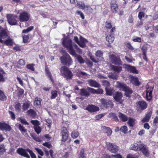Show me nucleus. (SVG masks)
Returning <instances> with one entry per match:
<instances>
[{
	"mask_svg": "<svg viewBox=\"0 0 158 158\" xmlns=\"http://www.w3.org/2000/svg\"><path fill=\"white\" fill-rule=\"evenodd\" d=\"M62 44L68 50L69 52L74 56L80 64H83L85 62V60L81 56L77 54L73 48L72 40L70 39H62Z\"/></svg>",
	"mask_w": 158,
	"mask_h": 158,
	"instance_id": "1",
	"label": "nucleus"
},
{
	"mask_svg": "<svg viewBox=\"0 0 158 158\" xmlns=\"http://www.w3.org/2000/svg\"><path fill=\"white\" fill-rule=\"evenodd\" d=\"M17 152L21 156L27 158H30V156L27 153L28 152L30 154L31 158H36V155L32 151L28 148L25 149L19 148L17 149Z\"/></svg>",
	"mask_w": 158,
	"mask_h": 158,
	"instance_id": "2",
	"label": "nucleus"
},
{
	"mask_svg": "<svg viewBox=\"0 0 158 158\" xmlns=\"http://www.w3.org/2000/svg\"><path fill=\"white\" fill-rule=\"evenodd\" d=\"M116 86L120 90L124 91L125 92V95L127 97H130V95L132 93V89L124 83L118 81L117 82Z\"/></svg>",
	"mask_w": 158,
	"mask_h": 158,
	"instance_id": "3",
	"label": "nucleus"
},
{
	"mask_svg": "<svg viewBox=\"0 0 158 158\" xmlns=\"http://www.w3.org/2000/svg\"><path fill=\"white\" fill-rule=\"evenodd\" d=\"M60 71L62 76L67 79H70L72 78L73 74L72 72L66 66H63L60 69Z\"/></svg>",
	"mask_w": 158,
	"mask_h": 158,
	"instance_id": "4",
	"label": "nucleus"
},
{
	"mask_svg": "<svg viewBox=\"0 0 158 158\" xmlns=\"http://www.w3.org/2000/svg\"><path fill=\"white\" fill-rule=\"evenodd\" d=\"M61 63L63 64L69 66L73 63L72 60L69 55L66 56H62L60 57Z\"/></svg>",
	"mask_w": 158,
	"mask_h": 158,
	"instance_id": "5",
	"label": "nucleus"
},
{
	"mask_svg": "<svg viewBox=\"0 0 158 158\" xmlns=\"http://www.w3.org/2000/svg\"><path fill=\"white\" fill-rule=\"evenodd\" d=\"M74 40L80 47L83 48L85 47V43L87 42L86 39L81 36H80V40L77 36H74Z\"/></svg>",
	"mask_w": 158,
	"mask_h": 158,
	"instance_id": "6",
	"label": "nucleus"
},
{
	"mask_svg": "<svg viewBox=\"0 0 158 158\" xmlns=\"http://www.w3.org/2000/svg\"><path fill=\"white\" fill-rule=\"evenodd\" d=\"M7 17L8 22L10 25H14L17 23L16 19L17 18V16L16 15L9 14L7 15Z\"/></svg>",
	"mask_w": 158,
	"mask_h": 158,
	"instance_id": "7",
	"label": "nucleus"
},
{
	"mask_svg": "<svg viewBox=\"0 0 158 158\" xmlns=\"http://www.w3.org/2000/svg\"><path fill=\"white\" fill-rule=\"evenodd\" d=\"M100 102L102 106L106 108L109 107L112 108L113 107V104L110 100H106L104 98H102L100 100Z\"/></svg>",
	"mask_w": 158,
	"mask_h": 158,
	"instance_id": "8",
	"label": "nucleus"
},
{
	"mask_svg": "<svg viewBox=\"0 0 158 158\" xmlns=\"http://www.w3.org/2000/svg\"><path fill=\"white\" fill-rule=\"evenodd\" d=\"M146 98L148 101H150L152 98V93L153 87L150 86L148 85L146 86Z\"/></svg>",
	"mask_w": 158,
	"mask_h": 158,
	"instance_id": "9",
	"label": "nucleus"
},
{
	"mask_svg": "<svg viewBox=\"0 0 158 158\" xmlns=\"http://www.w3.org/2000/svg\"><path fill=\"white\" fill-rule=\"evenodd\" d=\"M61 133L62 136V140L64 142L66 141L67 139L68 134V130L64 125L61 128Z\"/></svg>",
	"mask_w": 158,
	"mask_h": 158,
	"instance_id": "10",
	"label": "nucleus"
},
{
	"mask_svg": "<svg viewBox=\"0 0 158 158\" xmlns=\"http://www.w3.org/2000/svg\"><path fill=\"white\" fill-rule=\"evenodd\" d=\"M30 15L26 12H24L20 14L19 19L20 22H25L28 21Z\"/></svg>",
	"mask_w": 158,
	"mask_h": 158,
	"instance_id": "11",
	"label": "nucleus"
},
{
	"mask_svg": "<svg viewBox=\"0 0 158 158\" xmlns=\"http://www.w3.org/2000/svg\"><path fill=\"white\" fill-rule=\"evenodd\" d=\"M110 59L112 63L115 64H122V61L119 57L116 56L114 55H110Z\"/></svg>",
	"mask_w": 158,
	"mask_h": 158,
	"instance_id": "12",
	"label": "nucleus"
},
{
	"mask_svg": "<svg viewBox=\"0 0 158 158\" xmlns=\"http://www.w3.org/2000/svg\"><path fill=\"white\" fill-rule=\"evenodd\" d=\"M122 97L123 95L122 93L119 92H116L113 95V97L115 101L120 103H121L123 102L122 100Z\"/></svg>",
	"mask_w": 158,
	"mask_h": 158,
	"instance_id": "13",
	"label": "nucleus"
},
{
	"mask_svg": "<svg viewBox=\"0 0 158 158\" xmlns=\"http://www.w3.org/2000/svg\"><path fill=\"white\" fill-rule=\"evenodd\" d=\"M110 8L112 12L114 13H116L118 8L116 1L115 0H111L110 2Z\"/></svg>",
	"mask_w": 158,
	"mask_h": 158,
	"instance_id": "14",
	"label": "nucleus"
},
{
	"mask_svg": "<svg viewBox=\"0 0 158 158\" xmlns=\"http://www.w3.org/2000/svg\"><path fill=\"white\" fill-rule=\"evenodd\" d=\"M108 149L112 152H115L117 151V146L110 143H106Z\"/></svg>",
	"mask_w": 158,
	"mask_h": 158,
	"instance_id": "15",
	"label": "nucleus"
},
{
	"mask_svg": "<svg viewBox=\"0 0 158 158\" xmlns=\"http://www.w3.org/2000/svg\"><path fill=\"white\" fill-rule=\"evenodd\" d=\"M85 110L90 112H94L99 110V108L94 105H89L86 108Z\"/></svg>",
	"mask_w": 158,
	"mask_h": 158,
	"instance_id": "16",
	"label": "nucleus"
},
{
	"mask_svg": "<svg viewBox=\"0 0 158 158\" xmlns=\"http://www.w3.org/2000/svg\"><path fill=\"white\" fill-rule=\"evenodd\" d=\"M147 105V103L144 101H140L137 103V107L139 110L145 109Z\"/></svg>",
	"mask_w": 158,
	"mask_h": 158,
	"instance_id": "17",
	"label": "nucleus"
},
{
	"mask_svg": "<svg viewBox=\"0 0 158 158\" xmlns=\"http://www.w3.org/2000/svg\"><path fill=\"white\" fill-rule=\"evenodd\" d=\"M87 89L89 92L93 94H102L103 93V90L101 88H98V89H95L93 88L88 87Z\"/></svg>",
	"mask_w": 158,
	"mask_h": 158,
	"instance_id": "18",
	"label": "nucleus"
},
{
	"mask_svg": "<svg viewBox=\"0 0 158 158\" xmlns=\"http://www.w3.org/2000/svg\"><path fill=\"white\" fill-rule=\"evenodd\" d=\"M11 129V127L8 125L2 122H0V130L10 131Z\"/></svg>",
	"mask_w": 158,
	"mask_h": 158,
	"instance_id": "19",
	"label": "nucleus"
},
{
	"mask_svg": "<svg viewBox=\"0 0 158 158\" xmlns=\"http://www.w3.org/2000/svg\"><path fill=\"white\" fill-rule=\"evenodd\" d=\"M8 36V33L5 29H3L2 28V27L0 26V39H4L6 38Z\"/></svg>",
	"mask_w": 158,
	"mask_h": 158,
	"instance_id": "20",
	"label": "nucleus"
},
{
	"mask_svg": "<svg viewBox=\"0 0 158 158\" xmlns=\"http://www.w3.org/2000/svg\"><path fill=\"white\" fill-rule=\"evenodd\" d=\"M125 68L127 70L130 72L137 74L138 72L135 68L134 66H132L128 65H125Z\"/></svg>",
	"mask_w": 158,
	"mask_h": 158,
	"instance_id": "21",
	"label": "nucleus"
},
{
	"mask_svg": "<svg viewBox=\"0 0 158 158\" xmlns=\"http://www.w3.org/2000/svg\"><path fill=\"white\" fill-rule=\"evenodd\" d=\"M7 39L5 40H2L0 39V42L2 44H4L7 46L12 45V39L9 36L7 37Z\"/></svg>",
	"mask_w": 158,
	"mask_h": 158,
	"instance_id": "22",
	"label": "nucleus"
},
{
	"mask_svg": "<svg viewBox=\"0 0 158 158\" xmlns=\"http://www.w3.org/2000/svg\"><path fill=\"white\" fill-rule=\"evenodd\" d=\"M88 83L89 85L91 87L98 88L100 86V85L98 82L92 79L88 80Z\"/></svg>",
	"mask_w": 158,
	"mask_h": 158,
	"instance_id": "23",
	"label": "nucleus"
},
{
	"mask_svg": "<svg viewBox=\"0 0 158 158\" xmlns=\"http://www.w3.org/2000/svg\"><path fill=\"white\" fill-rule=\"evenodd\" d=\"M131 82L133 85L136 86H138L140 84V83L136 77H131Z\"/></svg>",
	"mask_w": 158,
	"mask_h": 158,
	"instance_id": "24",
	"label": "nucleus"
},
{
	"mask_svg": "<svg viewBox=\"0 0 158 158\" xmlns=\"http://www.w3.org/2000/svg\"><path fill=\"white\" fill-rule=\"evenodd\" d=\"M111 68L116 72L119 73L122 71V68L121 66L112 65H111Z\"/></svg>",
	"mask_w": 158,
	"mask_h": 158,
	"instance_id": "25",
	"label": "nucleus"
},
{
	"mask_svg": "<svg viewBox=\"0 0 158 158\" xmlns=\"http://www.w3.org/2000/svg\"><path fill=\"white\" fill-rule=\"evenodd\" d=\"M80 91L81 95L82 96L88 97L90 95L89 92V91L87 89H80Z\"/></svg>",
	"mask_w": 158,
	"mask_h": 158,
	"instance_id": "26",
	"label": "nucleus"
},
{
	"mask_svg": "<svg viewBox=\"0 0 158 158\" xmlns=\"http://www.w3.org/2000/svg\"><path fill=\"white\" fill-rule=\"evenodd\" d=\"M30 104V102L27 101L23 103L22 106V110L23 111L26 110L29 108Z\"/></svg>",
	"mask_w": 158,
	"mask_h": 158,
	"instance_id": "27",
	"label": "nucleus"
},
{
	"mask_svg": "<svg viewBox=\"0 0 158 158\" xmlns=\"http://www.w3.org/2000/svg\"><path fill=\"white\" fill-rule=\"evenodd\" d=\"M152 112L150 111L146 115L145 117L142 119V122L143 123L148 122L149 121L151 116L152 115Z\"/></svg>",
	"mask_w": 158,
	"mask_h": 158,
	"instance_id": "28",
	"label": "nucleus"
},
{
	"mask_svg": "<svg viewBox=\"0 0 158 158\" xmlns=\"http://www.w3.org/2000/svg\"><path fill=\"white\" fill-rule=\"evenodd\" d=\"M105 90L106 94L109 96H112L114 92V89L110 87L105 88Z\"/></svg>",
	"mask_w": 158,
	"mask_h": 158,
	"instance_id": "29",
	"label": "nucleus"
},
{
	"mask_svg": "<svg viewBox=\"0 0 158 158\" xmlns=\"http://www.w3.org/2000/svg\"><path fill=\"white\" fill-rule=\"evenodd\" d=\"M108 77L113 79H117L118 77V74L115 73H110L108 75Z\"/></svg>",
	"mask_w": 158,
	"mask_h": 158,
	"instance_id": "30",
	"label": "nucleus"
},
{
	"mask_svg": "<svg viewBox=\"0 0 158 158\" xmlns=\"http://www.w3.org/2000/svg\"><path fill=\"white\" fill-rule=\"evenodd\" d=\"M118 116L120 119L123 122H126L128 119L126 115L121 112L118 113Z\"/></svg>",
	"mask_w": 158,
	"mask_h": 158,
	"instance_id": "31",
	"label": "nucleus"
},
{
	"mask_svg": "<svg viewBox=\"0 0 158 158\" xmlns=\"http://www.w3.org/2000/svg\"><path fill=\"white\" fill-rule=\"evenodd\" d=\"M108 117L109 118H112L114 121L116 122H118L119 120L118 118L117 117L116 115L115 114L113 113H110L108 115Z\"/></svg>",
	"mask_w": 158,
	"mask_h": 158,
	"instance_id": "32",
	"label": "nucleus"
},
{
	"mask_svg": "<svg viewBox=\"0 0 158 158\" xmlns=\"http://www.w3.org/2000/svg\"><path fill=\"white\" fill-rule=\"evenodd\" d=\"M142 153L146 156H149V153L148 152V148L146 147L145 146L143 145V147L142 148V149L141 150Z\"/></svg>",
	"mask_w": 158,
	"mask_h": 158,
	"instance_id": "33",
	"label": "nucleus"
},
{
	"mask_svg": "<svg viewBox=\"0 0 158 158\" xmlns=\"http://www.w3.org/2000/svg\"><path fill=\"white\" fill-rule=\"evenodd\" d=\"M106 40L108 42L109 44L112 43L114 40V37L111 35L107 36L106 37Z\"/></svg>",
	"mask_w": 158,
	"mask_h": 158,
	"instance_id": "34",
	"label": "nucleus"
},
{
	"mask_svg": "<svg viewBox=\"0 0 158 158\" xmlns=\"http://www.w3.org/2000/svg\"><path fill=\"white\" fill-rule=\"evenodd\" d=\"M27 113L31 116L34 118L36 115V112L32 109H30L27 111Z\"/></svg>",
	"mask_w": 158,
	"mask_h": 158,
	"instance_id": "35",
	"label": "nucleus"
},
{
	"mask_svg": "<svg viewBox=\"0 0 158 158\" xmlns=\"http://www.w3.org/2000/svg\"><path fill=\"white\" fill-rule=\"evenodd\" d=\"M103 54V53L102 51L100 50H98L96 52L95 55L97 59H98V60H101Z\"/></svg>",
	"mask_w": 158,
	"mask_h": 158,
	"instance_id": "36",
	"label": "nucleus"
},
{
	"mask_svg": "<svg viewBox=\"0 0 158 158\" xmlns=\"http://www.w3.org/2000/svg\"><path fill=\"white\" fill-rule=\"evenodd\" d=\"M45 71L46 76L48 77L52 81V75L47 67H45Z\"/></svg>",
	"mask_w": 158,
	"mask_h": 158,
	"instance_id": "37",
	"label": "nucleus"
},
{
	"mask_svg": "<svg viewBox=\"0 0 158 158\" xmlns=\"http://www.w3.org/2000/svg\"><path fill=\"white\" fill-rule=\"evenodd\" d=\"M84 152V149H81L79 153L78 158H86Z\"/></svg>",
	"mask_w": 158,
	"mask_h": 158,
	"instance_id": "38",
	"label": "nucleus"
},
{
	"mask_svg": "<svg viewBox=\"0 0 158 158\" xmlns=\"http://www.w3.org/2000/svg\"><path fill=\"white\" fill-rule=\"evenodd\" d=\"M79 135V132L77 131H73L71 133L72 137L73 139H75Z\"/></svg>",
	"mask_w": 158,
	"mask_h": 158,
	"instance_id": "39",
	"label": "nucleus"
},
{
	"mask_svg": "<svg viewBox=\"0 0 158 158\" xmlns=\"http://www.w3.org/2000/svg\"><path fill=\"white\" fill-rule=\"evenodd\" d=\"M135 120L133 118H129L127 122L128 124L131 127H133L135 124Z\"/></svg>",
	"mask_w": 158,
	"mask_h": 158,
	"instance_id": "40",
	"label": "nucleus"
},
{
	"mask_svg": "<svg viewBox=\"0 0 158 158\" xmlns=\"http://www.w3.org/2000/svg\"><path fill=\"white\" fill-rule=\"evenodd\" d=\"M85 10L87 13L90 14L92 12L93 9L90 6H86L85 8Z\"/></svg>",
	"mask_w": 158,
	"mask_h": 158,
	"instance_id": "41",
	"label": "nucleus"
},
{
	"mask_svg": "<svg viewBox=\"0 0 158 158\" xmlns=\"http://www.w3.org/2000/svg\"><path fill=\"white\" fill-rule=\"evenodd\" d=\"M6 97L5 95L3 92L0 90V100L3 101L6 100Z\"/></svg>",
	"mask_w": 158,
	"mask_h": 158,
	"instance_id": "42",
	"label": "nucleus"
},
{
	"mask_svg": "<svg viewBox=\"0 0 158 158\" xmlns=\"http://www.w3.org/2000/svg\"><path fill=\"white\" fill-rule=\"evenodd\" d=\"M41 101V99L40 98H38V97L36 98L34 102V105L36 106L40 105Z\"/></svg>",
	"mask_w": 158,
	"mask_h": 158,
	"instance_id": "43",
	"label": "nucleus"
},
{
	"mask_svg": "<svg viewBox=\"0 0 158 158\" xmlns=\"http://www.w3.org/2000/svg\"><path fill=\"white\" fill-rule=\"evenodd\" d=\"M77 74L79 77H82L84 78L88 77V75L86 73L82 71H80Z\"/></svg>",
	"mask_w": 158,
	"mask_h": 158,
	"instance_id": "44",
	"label": "nucleus"
},
{
	"mask_svg": "<svg viewBox=\"0 0 158 158\" xmlns=\"http://www.w3.org/2000/svg\"><path fill=\"white\" fill-rule=\"evenodd\" d=\"M51 99H53L55 98L57 96V92L56 90H52L51 91Z\"/></svg>",
	"mask_w": 158,
	"mask_h": 158,
	"instance_id": "45",
	"label": "nucleus"
},
{
	"mask_svg": "<svg viewBox=\"0 0 158 158\" xmlns=\"http://www.w3.org/2000/svg\"><path fill=\"white\" fill-rule=\"evenodd\" d=\"M5 152L4 145L3 144H0V155L2 154Z\"/></svg>",
	"mask_w": 158,
	"mask_h": 158,
	"instance_id": "46",
	"label": "nucleus"
},
{
	"mask_svg": "<svg viewBox=\"0 0 158 158\" xmlns=\"http://www.w3.org/2000/svg\"><path fill=\"white\" fill-rule=\"evenodd\" d=\"M18 127L19 130L23 134L25 132H26L27 131V130L25 128V127L21 124L19 125Z\"/></svg>",
	"mask_w": 158,
	"mask_h": 158,
	"instance_id": "47",
	"label": "nucleus"
},
{
	"mask_svg": "<svg viewBox=\"0 0 158 158\" xmlns=\"http://www.w3.org/2000/svg\"><path fill=\"white\" fill-rule=\"evenodd\" d=\"M138 145H139L138 142L132 144L131 145V146L130 147L131 148V149L135 151L138 150V148L137 147Z\"/></svg>",
	"mask_w": 158,
	"mask_h": 158,
	"instance_id": "48",
	"label": "nucleus"
},
{
	"mask_svg": "<svg viewBox=\"0 0 158 158\" xmlns=\"http://www.w3.org/2000/svg\"><path fill=\"white\" fill-rule=\"evenodd\" d=\"M102 85L106 87V88L109 87V86H110L109 82L107 81L103 80L102 81Z\"/></svg>",
	"mask_w": 158,
	"mask_h": 158,
	"instance_id": "49",
	"label": "nucleus"
},
{
	"mask_svg": "<svg viewBox=\"0 0 158 158\" xmlns=\"http://www.w3.org/2000/svg\"><path fill=\"white\" fill-rule=\"evenodd\" d=\"M120 130L121 131L126 133L127 131V127L125 126H123L120 128Z\"/></svg>",
	"mask_w": 158,
	"mask_h": 158,
	"instance_id": "50",
	"label": "nucleus"
},
{
	"mask_svg": "<svg viewBox=\"0 0 158 158\" xmlns=\"http://www.w3.org/2000/svg\"><path fill=\"white\" fill-rule=\"evenodd\" d=\"M104 128H106L107 130V131L106 133L107 134V136H109L112 133V131L111 129L108 127H104Z\"/></svg>",
	"mask_w": 158,
	"mask_h": 158,
	"instance_id": "51",
	"label": "nucleus"
},
{
	"mask_svg": "<svg viewBox=\"0 0 158 158\" xmlns=\"http://www.w3.org/2000/svg\"><path fill=\"white\" fill-rule=\"evenodd\" d=\"M33 29V26L30 27L27 29H24L23 31V33H27L29 31H31Z\"/></svg>",
	"mask_w": 158,
	"mask_h": 158,
	"instance_id": "52",
	"label": "nucleus"
},
{
	"mask_svg": "<svg viewBox=\"0 0 158 158\" xmlns=\"http://www.w3.org/2000/svg\"><path fill=\"white\" fill-rule=\"evenodd\" d=\"M21 107V104L19 103H18L15 105V108L17 111H19L20 110Z\"/></svg>",
	"mask_w": 158,
	"mask_h": 158,
	"instance_id": "53",
	"label": "nucleus"
},
{
	"mask_svg": "<svg viewBox=\"0 0 158 158\" xmlns=\"http://www.w3.org/2000/svg\"><path fill=\"white\" fill-rule=\"evenodd\" d=\"M34 129L35 131L37 133V134H39L41 132V128L39 126V125L38 126H35L34 127Z\"/></svg>",
	"mask_w": 158,
	"mask_h": 158,
	"instance_id": "54",
	"label": "nucleus"
},
{
	"mask_svg": "<svg viewBox=\"0 0 158 158\" xmlns=\"http://www.w3.org/2000/svg\"><path fill=\"white\" fill-rule=\"evenodd\" d=\"M77 6L80 8L83 9L85 7V5L82 2H80L77 3Z\"/></svg>",
	"mask_w": 158,
	"mask_h": 158,
	"instance_id": "55",
	"label": "nucleus"
},
{
	"mask_svg": "<svg viewBox=\"0 0 158 158\" xmlns=\"http://www.w3.org/2000/svg\"><path fill=\"white\" fill-rule=\"evenodd\" d=\"M106 27L107 28L110 29L112 27L111 22L110 21H108L106 22Z\"/></svg>",
	"mask_w": 158,
	"mask_h": 158,
	"instance_id": "56",
	"label": "nucleus"
},
{
	"mask_svg": "<svg viewBox=\"0 0 158 158\" xmlns=\"http://www.w3.org/2000/svg\"><path fill=\"white\" fill-rule=\"evenodd\" d=\"M31 123L34 125V127L35 126H38L39 125V122L37 120H31Z\"/></svg>",
	"mask_w": 158,
	"mask_h": 158,
	"instance_id": "57",
	"label": "nucleus"
},
{
	"mask_svg": "<svg viewBox=\"0 0 158 158\" xmlns=\"http://www.w3.org/2000/svg\"><path fill=\"white\" fill-rule=\"evenodd\" d=\"M35 149L37 152L41 156H43L44 155V153L40 149L35 148Z\"/></svg>",
	"mask_w": 158,
	"mask_h": 158,
	"instance_id": "58",
	"label": "nucleus"
},
{
	"mask_svg": "<svg viewBox=\"0 0 158 158\" xmlns=\"http://www.w3.org/2000/svg\"><path fill=\"white\" fill-rule=\"evenodd\" d=\"M138 143L139 144V145H138L137 146V147L138 148V150H141L142 149V148H143V145L141 144V142H138Z\"/></svg>",
	"mask_w": 158,
	"mask_h": 158,
	"instance_id": "59",
	"label": "nucleus"
},
{
	"mask_svg": "<svg viewBox=\"0 0 158 158\" xmlns=\"http://www.w3.org/2000/svg\"><path fill=\"white\" fill-rule=\"evenodd\" d=\"M74 47L75 48H76L77 50V52L78 53L80 54H81L82 53V50L79 48L77 45H74Z\"/></svg>",
	"mask_w": 158,
	"mask_h": 158,
	"instance_id": "60",
	"label": "nucleus"
},
{
	"mask_svg": "<svg viewBox=\"0 0 158 158\" xmlns=\"http://www.w3.org/2000/svg\"><path fill=\"white\" fill-rule=\"evenodd\" d=\"M29 39V36L28 35H24L23 36V42L25 43H27Z\"/></svg>",
	"mask_w": 158,
	"mask_h": 158,
	"instance_id": "61",
	"label": "nucleus"
},
{
	"mask_svg": "<svg viewBox=\"0 0 158 158\" xmlns=\"http://www.w3.org/2000/svg\"><path fill=\"white\" fill-rule=\"evenodd\" d=\"M27 68L31 69L32 71H34L35 69L33 67V64H28L27 66Z\"/></svg>",
	"mask_w": 158,
	"mask_h": 158,
	"instance_id": "62",
	"label": "nucleus"
},
{
	"mask_svg": "<svg viewBox=\"0 0 158 158\" xmlns=\"http://www.w3.org/2000/svg\"><path fill=\"white\" fill-rule=\"evenodd\" d=\"M133 40L135 42H141V39L140 37H136Z\"/></svg>",
	"mask_w": 158,
	"mask_h": 158,
	"instance_id": "63",
	"label": "nucleus"
},
{
	"mask_svg": "<svg viewBox=\"0 0 158 158\" xmlns=\"http://www.w3.org/2000/svg\"><path fill=\"white\" fill-rule=\"evenodd\" d=\"M112 157L114 158H122V157L121 155L119 154L116 155H111Z\"/></svg>",
	"mask_w": 158,
	"mask_h": 158,
	"instance_id": "64",
	"label": "nucleus"
}]
</instances>
